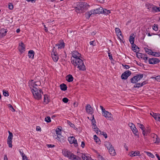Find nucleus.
I'll return each mask as SVG.
<instances>
[{
	"instance_id": "34",
	"label": "nucleus",
	"mask_w": 160,
	"mask_h": 160,
	"mask_svg": "<svg viewBox=\"0 0 160 160\" xmlns=\"http://www.w3.org/2000/svg\"><path fill=\"white\" fill-rule=\"evenodd\" d=\"M144 49L146 52L149 55H151V54L152 52L151 50L147 48H145Z\"/></svg>"
},
{
	"instance_id": "3",
	"label": "nucleus",
	"mask_w": 160,
	"mask_h": 160,
	"mask_svg": "<svg viewBox=\"0 0 160 160\" xmlns=\"http://www.w3.org/2000/svg\"><path fill=\"white\" fill-rule=\"evenodd\" d=\"M71 61L72 63L75 66L78 65L77 68L79 70L85 71L86 70L85 66L84 64L83 61Z\"/></svg>"
},
{
	"instance_id": "64",
	"label": "nucleus",
	"mask_w": 160,
	"mask_h": 160,
	"mask_svg": "<svg viewBox=\"0 0 160 160\" xmlns=\"http://www.w3.org/2000/svg\"><path fill=\"white\" fill-rule=\"evenodd\" d=\"M122 65L123 66L125 67V68L126 69H129V68H130L129 66L128 65H124L123 64H122Z\"/></svg>"
},
{
	"instance_id": "9",
	"label": "nucleus",
	"mask_w": 160,
	"mask_h": 160,
	"mask_svg": "<svg viewBox=\"0 0 160 160\" xmlns=\"http://www.w3.org/2000/svg\"><path fill=\"white\" fill-rule=\"evenodd\" d=\"M131 74L132 72L130 71L127 70L122 74L121 77V78L122 79L126 80Z\"/></svg>"
},
{
	"instance_id": "18",
	"label": "nucleus",
	"mask_w": 160,
	"mask_h": 160,
	"mask_svg": "<svg viewBox=\"0 0 160 160\" xmlns=\"http://www.w3.org/2000/svg\"><path fill=\"white\" fill-rule=\"evenodd\" d=\"M115 32L117 34V35L118 37V38L120 40V41H122V40L121 38L119 36H121L122 37V36L121 31L120 29L118 28H116L115 29Z\"/></svg>"
},
{
	"instance_id": "46",
	"label": "nucleus",
	"mask_w": 160,
	"mask_h": 160,
	"mask_svg": "<svg viewBox=\"0 0 160 160\" xmlns=\"http://www.w3.org/2000/svg\"><path fill=\"white\" fill-rule=\"evenodd\" d=\"M8 107L10 109L12 112H14L15 110L13 108L12 106L10 104H8Z\"/></svg>"
},
{
	"instance_id": "12",
	"label": "nucleus",
	"mask_w": 160,
	"mask_h": 160,
	"mask_svg": "<svg viewBox=\"0 0 160 160\" xmlns=\"http://www.w3.org/2000/svg\"><path fill=\"white\" fill-rule=\"evenodd\" d=\"M86 110L87 112L90 114L92 116L93 113V109L89 104H87L86 106Z\"/></svg>"
},
{
	"instance_id": "14",
	"label": "nucleus",
	"mask_w": 160,
	"mask_h": 160,
	"mask_svg": "<svg viewBox=\"0 0 160 160\" xmlns=\"http://www.w3.org/2000/svg\"><path fill=\"white\" fill-rule=\"evenodd\" d=\"M55 138L61 142H65L66 140V138L62 136V135L60 136L57 135V137Z\"/></svg>"
},
{
	"instance_id": "7",
	"label": "nucleus",
	"mask_w": 160,
	"mask_h": 160,
	"mask_svg": "<svg viewBox=\"0 0 160 160\" xmlns=\"http://www.w3.org/2000/svg\"><path fill=\"white\" fill-rule=\"evenodd\" d=\"M9 136L8 138L7 143L8 145L9 148H12V140L13 138V134L12 132L8 131Z\"/></svg>"
},
{
	"instance_id": "8",
	"label": "nucleus",
	"mask_w": 160,
	"mask_h": 160,
	"mask_svg": "<svg viewBox=\"0 0 160 160\" xmlns=\"http://www.w3.org/2000/svg\"><path fill=\"white\" fill-rule=\"evenodd\" d=\"M72 56L73 58L76 60H82L81 58V54L76 51H73L72 52Z\"/></svg>"
},
{
	"instance_id": "1",
	"label": "nucleus",
	"mask_w": 160,
	"mask_h": 160,
	"mask_svg": "<svg viewBox=\"0 0 160 160\" xmlns=\"http://www.w3.org/2000/svg\"><path fill=\"white\" fill-rule=\"evenodd\" d=\"M62 153L65 157L68 158L69 159L72 160H82L81 158L75 155L67 149L62 150Z\"/></svg>"
},
{
	"instance_id": "27",
	"label": "nucleus",
	"mask_w": 160,
	"mask_h": 160,
	"mask_svg": "<svg viewBox=\"0 0 160 160\" xmlns=\"http://www.w3.org/2000/svg\"><path fill=\"white\" fill-rule=\"evenodd\" d=\"M145 63H147V62L150 64H156L160 62V61H144Z\"/></svg>"
},
{
	"instance_id": "60",
	"label": "nucleus",
	"mask_w": 160,
	"mask_h": 160,
	"mask_svg": "<svg viewBox=\"0 0 160 160\" xmlns=\"http://www.w3.org/2000/svg\"><path fill=\"white\" fill-rule=\"evenodd\" d=\"M108 56L109 57V59H110L111 60H112L113 58H112V54H111V53L109 52H108Z\"/></svg>"
},
{
	"instance_id": "45",
	"label": "nucleus",
	"mask_w": 160,
	"mask_h": 160,
	"mask_svg": "<svg viewBox=\"0 0 160 160\" xmlns=\"http://www.w3.org/2000/svg\"><path fill=\"white\" fill-rule=\"evenodd\" d=\"M82 158L83 160H89V159L91 157L88 156H87L84 155V156H82Z\"/></svg>"
},
{
	"instance_id": "48",
	"label": "nucleus",
	"mask_w": 160,
	"mask_h": 160,
	"mask_svg": "<svg viewBox=\"0 0 160 160\" xmlns=\"http://www.w3.org/2000/svg\"><path fill=\"white\" fill-rule=\"evenodd\" d=\"M154 78L155 80H157L158 82H160V75L154 78L152 77L151 78Z\"/></svg>"
},
{
	"instance_id": "35",
	"label": "nucleus",
	"mask_w": 160,
	"mask_h": 160,
	"mask_svg": "<svg viewBox=\"0 0 160 160\" xmlns=\"http://www.w3.org/2000/svg\"><path fill=\"white\" fill-rule=\"evenodd\" d=\"M57 46L58 47V49L63 48L64 47V42L61 43L60 44H57Z\"/></svg>"
},
{
	"instance_id": "38",
	"label": "nucleus",
	"mask_w": 160,
	"mask_h": 160,
	"mask_svg": "<svg viewBox=\"0 0 160 160\" xmlns=\"http://www.w3.org/2000/svg\"><path fill=\"white\" fill-rule=\"evenodd\" d=\"M151 55L155 57L160 56V53L155 52H152L151 54Z\"/></svg>"
},
{
	"instance_id": "47",
	"label": "nucleus",
	"mask_w": 160,
	"mask_h": 160,
	"mask_svg": "<svg viewBox=\"0 0 160 160\" xmlns=\"http://www.w3.org/2000/svg\"><path fill=\"white\" fill-rule=\"evenodd\" d=\"M132 45V48H133V50L134 51L135 50V52H136V51H137V48H138V49H139V48L138 47V46L136 45L135 44V45H134V44L133 45Z\"/></svg>"
},
{
	"instance_id": "26",
	"label": "nucleus",
	"mask_w": 160,
	"mask_h": 160,
	"mask_svg": "<svg viewBox=\"0 0 160 160\" xmlns=\"http://www.w3.org/2000/svg\"><path fill=\"white\" fill-rule=\"evenodd\" d=\"M92 126H93L92 128L97 134L99 133L98 132H100V134H101V131L97 127V126L96 125V126H95L94 125Z\"/></svg>"
},
{
	"instance_id": "20",
	"label": "nucleus",
	"mask_w": 160,
	"mask_h": 160,
	"mask_svg": "<svg viewBox=\"0 0 160 160\" xmlns=\"http://www.w3.org/2000/svg\"><path fill=\"white\" fill-rule=\"evenodd\" d=\"M152 11L155 12H160V6L159 7L154 6L152 8Z\"/></svg>"
},
{
	"instance_id": "23",
	"label": "nucleus",
	"mask_w": 160,
	"mask_h": 160,
	"mask_svg": "<svg viewBox=\"0 0 160 160\" xmlns=\"http://www.w3.org/2000/svg\"><path fill=\"white\" fill-rule=\"evenodd\" d=\"M104 145L107 148L108 150L109 149L112 148H113V147L112 146L111 143L109 142H105Z\"/></svg>"
},
{
	"instance_id": "56",
	"label": "nucleus",
	"mask_w": 160,
	"mask_h": 160,
	"mask_svg": "<svg viewBox=\"0 0 160 160\" xmlns=\"http://www.w3.org/2000/svg\"><path fill=\"white\" fill-rule=\"evenodd\" d=\"M101 134L104 137V138H107V134L106 132H101Z\"/></svg>"
},
{
	"instance_id": "52",
	"label": "nucleus",
	"mask_w": 160,
	"mask_h": 160,
	"mask_svg": "<svg viewBox=\"0 0 160 160\" xmlns=\"http://www.w3.org/2000/svg\"><path fill=\"white\" fill-rule=\"evenodd\" d=\"M98 158L99 160H105V158L99 154H98Z\"/></svg>"
},
{
	"instance_id": "6",
	"label": "nucleus",
	"mask_w": 160,
	"mask_h": 160,
	"mask_svg": "<svg viewBox=\"0 0 160 160\" xmlns=\"http://www.w3.org/2000/svg\"><path fill=\"white\" fill-rule=\"evenodd\" d=\"M80 8H81V10L82 11L87 10L90 7L89 5L85 2H80L78 5Z\"/></svg>"
},
{
	"instance_id": "13",
	"label": "nucleus",
	"mask_w": 160,
	"mask_h": 160,
	"mask_svg": "<svg viewBox=\"0 0 160 160\" xmlns=\"http://www.w3.org/2000/svg\"><path fill=\"white\" fill-rule=\"evenodd\" d=\"M103 114V116L107 118V119L111 120V119L112 118V115L111 112L107 111H105V112H104V113Z\"/></svg>"
},
{
	"instance_id": "49",
	"label": "nucleus",
	"mask_w": 160,
	"mask_h": 160,
	"mask_svg": "<svg viewBox=\"0 0 160 160\" xmlns=\"http://www.w3.org/2000/svg\"><path fill=\"white\" fill-rule=\"evenodd\" d=\"M111 12L109 10H107L106 9L103 10V13L105 14H108L110 13Z\"/></svg>"
},
{
	"instance_id": "36",
	"label": "nucleus",
	"mask_w": 160,
	"mask_h": 160,
	"mask_svg": "<svg viewBox=\"0 0 160 160\" xmlns=\"http://www.w3.org/2000/svg\"><path fill=\"white\" fill-rule=\"evenodd\" d=\"M75 9H76L75 11L78 13H83L84 12V11H82L81 10V8H79L78 7H75Z\"/></svg>"
},
{
	"instance_id": "5",
	"label": "nucleus",
	"mask_w": 160,
	"mask_h": 160,
	"mask_svg": "<svg viewBox=\"0 0 160 160\" xmlns=\"http://www.w3.org/2000/svg\"><path fill=\"white\" fill-rule=\"evenodd\" d=\"M137 56L139 59H142L144 60H159L157 58H149L148 59V57L147 55L140 53H137Z\"/></svg>"
},
{
	"instance_id": "37",
	"label": "nucleus",
	"mask_w": 160,
	"mask_h": 160,
	"mask_svg": "<svg viewBox=\"0 0 160 160\" xmlns=\"http://www.w3.org/2000/svg\"><path fill=\"white\" fill-rule=\"evenodd\" d=\"M94 140L97 143H98L99 142H101L100 139L98 138L97 136L96 135H95L93 136Z\"/></svg>"
},
{
	"instance_id": "15",
	"label": "nucleus",
	"mask_w": 160,
	"mask_h": 160,
	"mask_svg": "<svg viewBox=\"0 0 160 160\" xmlns=\"http://www.w3.org/2000/svg\"><path fill=\"white\" fill-rule=\"evenodd\" d=\"M8 31L7 29H1L0 31V38H2L6 35Z\"/></svg>"
},
{
	"instance_id": "25",
	"label": "nucleus",
	"mask_w": 160,
	"mask_h": 160,
	"mask_svg": "<svg viewBox=\"0 0 160 160\" xmlns=\"http://www.w3.org/2000/svg\"><path fill=\"white\" fill-rule=\"evenodd\" d=\"M132 131L133 132L134 135L137 136L138 138H139V132L137 129L136 128H135L133 129L132 130Z\"/></svg>"
},
{
	"instance_id": "62",
	"label": "nucleus",
	"mask_w": 160,
	"mask_h": 160,
	"mask_svg": "<svg viewBox=\"0 0 160 160\" xmlns=\"http://www.w3.org/2000/svg\"><path fill=\"white\" fill-rule=\"evenodd\" d=\"M47 146L49 148H53L55 147V145L53 144H47Z\"/></svg>"
},
{
	"instance_id": "51",
	"label": "nucleus",
	"mask_w": 160,
	"mask_h": 160,
	"mask_svg": "<svg viewBox=\"0 0 160 160\" xmlns=\"http://www.w3.org/2000/svg\"><path fill=\"white\" fill-rule=\"evenodd\" d=\"M147 153L148 155L149 156L152 158H154V155L151 152H147Z\"/></svg>"
},
{
	"instance_id": "39",
	"label": "nucleus",
	"mask_w": 160,
	"mask_h": 160,
	"mask_svg": "<svg viewBox=\"0 0 160 160\" xmlns=\"http://www.w3.org/2000/svg\"><path fill=\"white\" fill-rule=\"evenodd\" d=\"M3 95L5 97H8L9 95V93L8 91L4 89L2 90Z\"/></svg>"
},
{
	"instance_id": "57",
	"label": "nucleus",
	"mask_w": 160,
	"mask_h": 160,
	"mask_svg": "<svg viewBox=\"0 0 160 160\" xmlns=\"http://www.w3.org/2000/svg\"><path fill=\"white\" fill-rule=\"evenodd\" d=\"M56 134H57V135L60 136L61 135V131H58L57 129H56Z\"/></svg>"
},
{
	"instance_id": "10",
	"label": "nucleus",
	"mask_w": 160,
	"mask_h": 160,
	"mask_svg": "<svg viewBox=\"0 0 160 160\" xmlns=\"http://www.w3.org/2000/svg\"><path fill=\"white\" fill-rule=\"evenodd\" d=\"M68 140L70 144H74V146L76 147L78 146V143L77 140L73 137L68 138Z\"/></svg>"
},
{
	"instance_id": "17",
	"label": "nucleus",
	"mask_w": 160,
	"mask_h": 160,
	"mask_svg": "<svg viewBox=\"0 0 160 160\" xmlns=\"http://www.w3.org/2000/svg\"><path fill=\"white\" fill-rule=\"evenodd\" d=\"M140 156L141 155L139 151H132L131 152V155H130L131 157Z\"/></svg>"
},
{
	"instance_id": "24",
	"label": "nucleus",
	"mask_w": 160,
	"mask_h": 160,
	"mask_svg": "<svg viewBox=\"0 0 160 160\" xmlns=\"http://www.w3.org/2000/svg\"><path fill=\"white\" fill-rule=\"evenodd\" d=\"M61 89L62 91H65L67 90V85L64 83H62L60 85V86Z\"/></svg>"
},
{
	"instance_id": "19",
	"label": "nucleus",
	"mask_w": 160,
	"mask_h": 160,
	"mask_svg": "<svg viewBox=\"0 0 160 160\" xmlns=\"http://www.w3.org/2000/svg\"><path fill=\"white\" fill-rule=\"evenodd\" d=\"M66 80L68 82H71L73 81V78L71 74H68L67 75L66 77Z\"/></svg>"
},
{
	"instance_id": "16",
	"label": "nucleus",
	"mask_w": 160,
	"mask_h": 160,
	"mask_svg": "<svg viewBox=\"0 0 160 160\" xmlns=\"http://www.w3.org/2000/svg\"><path fill=\"white\" fill-rule=\"evenodd\" d=\"M55 48V47H53V51L51 53L52 57L53 60H58L59 58L58 54L53 52L54 49Z\"/></svg>"
},
{
	"instance_id": "32",
	"label": "nucleus",
	"mask_w": 160,
	"mask_h": 160,
	"mask_svg": "<svg viewBox=\"0 0 160 160\" xmlns=\"http://www.w3.org/2000/svg\"><path fill=\"white\" fill-rule=\"evenodd\" d=\"M150 115L152 116L155 119V118L156 117V118H157L160 115V114L158 113H154L153 112H152V113H150Z\"/></svg>"
},
{
	"instance_id": "4",
	"label": "nucleus",
	"mask_w": 160,
	"mask_h": 160,
	"mask_svg": "<svg viewBox=\"0 0 160 160\" xmlns=\"http://www.w3.org/2000/svg\"><path fill=\"white\" fill-rule=\"evenodd\" d=\"M143 75L141 73H137L130 79V82L132 83H135L143 78Z\"/></svg>"
},
{
	"instance_id": "40",
	"label": "nucleus",
	"mask_w": 160,
	"mask_h": 160,
	"mask_svg": "<svg viewBox=\"0 0 160 160\" xmlns=\"http://www.w3.org/2000/svg\"><path fill=\"white\" fill-rule=\"evenodd\" d=\"M92 14V12H90V11L87 12L85 14L86 18L88 19L89 18Z\"/></svg>"
},
{
	"instance_id": "53",
	"label": "nucleus",
	"mask_w": 160,
	"mask_h": 160,
	"mask_svg": "<svg viewBox=\"0 0 160 160\" xmlns=\"http://www.w3.org/2000/svg\"><path fill=\"white\" fill-rule=\"evenodd\" d=\"M98 13H103V8L102 7H100L98 8Z\"/></svg>"
},
{
	"instance_id": "58",
	"label": "nucleus",
	"mask_w": 160,
	"mask_h": 160,
	"mask_svg": "<svg viewBox=\"0 0 160 160\" xmlns=\"http://www.w3.org/2000/svg\"><path fill=\"white\" fill-rule=\"evenodd\" d=\"M152 28L155 31H157L158 30V25H156L155 24L153 26Z\"/></svg>"
},
{
	"instance_id": "2",
	"label": "nucleus",
	"mask_w": 160,
	"mask_h": 160,
	"mask_svg": "<svg viewBox=\"0 0 160 160\" xmlns=\"http://www.w3.org/2000/svg\"><path fill=\"white\" fill-rule=\"evenodd\" d=\"M33 87L32 91L35 98L38 100H39L40 98V89H39V85H38L34 82H33V85H31Z\"/></svg>"
},
{
	"instance_id": "61",
	"label": "nucleus",
	"mask_w": 160,
	"mask_h": 160,
	"mask_svg": "<svg viewBox=\"0 0 160 160\" xmlns=\"http://www.w3.org/2000/svg\"><path fill=\"white\" fill-rule=\"evenodd\" d=\"M142 134L144 136H147V134H148V133H147V132L145 131V129L143 130H142Z\"/></svg>"
},
{
	"instance_id": "59",
	"label": "nucleus",
	"mask_w": 160,
	"mask_h": 160,
	"mask_svg": "<svg viewBox=\"0 0 160 160\" xmlns=\"http://www.w3.org/2000/svg\"><path fill=\"white\" fill-rule=\"evenodd\" d=\"M148 80L143 81L141 83L142 86L143 85L147 84V83H148Z\"/></svg>"
},
{
	"instance_id": "54",
	"label": "nucleus",
	"mask_w": 160,
	"mask_h": 160,
	"mask_svg": "<svg viewBox=\"0 0 160 160\" xmlns=\"http://www.w3.org/2000/svg\"><path fill=\"white\" fill-rule=\"evenodd\" d=\"M9 8L10 10H12L13 8V5L11 3H9L8 5Z\"/></svg>"
},
{
	"instance_id": "44",
	"label": "nucleus",
	"mask_w": 160,
	"mask_h": 160,
	"mask_svg": "<svg viewBox=\"0 0 160 160\" xmlns=\"http://www.w3.org/2000/svg\"><path fill=\"white\" fill-rule=\"evenodd\" d=\"M141 61H134V62H136L137 64L138 65V66L142 67L143 66V64L141 62Z\"/></svg>"
},
{
	"instance_id": "29",
	"label": "nucleus",
	"mask_w": 160,
	"mask_h": 160,
	"mask_svg": "<svg viewBox=\"0 0 160 160\" xmlns=\"http://www.w3.org/2000/svg\"><path fill=\"white\" fill-rule=\"evenodd\" d=\"M134 38L131 35L129 38V40L130 43L132 45L134 44V45H135V44L134 43Z\"/></svg>"
},
{
	"instance_id": "33",
	"label": "nucleus",
	"mask_w": 160,
	"mask_h": 160,
	"mask_svg": "<svg viewBox=\"0 0 160 160\" xmlns=\"http://www.w3.org/2000/svg\"><path fill=\"white\" fill-rule=\"evenodd\" d=\"M134 84H135L133 86V87L134 88H139L141 87H142L141 83L137 82H136Z\"/></svg>"
},
{
	"instance_id": "11",
	"label": "nucleus",
	"mask_w": 160,
	"mask_h": 160,
	"mask_svg": "<svg viewBox=\"0 0 160 160\" xmlns=\"http://www.w3.org/2000/svg\"><path fill=\"white\" fill-rule=\"evenodd\" d=\"M19 51L21 53L25 51V45L22 42L19 43L18 46Z\"/></svg>"
},
{
	"instance_id": "30",
	"label": "nucleus",
	"mask_w": 160,
	"mask_h": 160,
	"mask_svg": "<svg viewBox=\"0 0 160 160\" xmlns=\"http://www.w3.org/2000/svg\"><path fill=\"white\" fill-rule=\"evenodd\" d=\"M67 123L72 128H73L75 130L77 129V128H76L74 125V124L71 122L67 120Z\"/></svg>"
},
{
	"instance_id": "43",
	"label": "nucleus",
	"mask_w": 160,
	"mask_h": 160,
	"mask_svg": "<svg viewBox=\"0 0 160 160\" xmlns=\"http://www.w3.org/2000/svg\"><path fill=\"white\" fill-rule=\"evenodd\" d=\"M138 124L139 128L141 129L142 131L145 129V127L141 123H138Z\"/></svg>"
},
{
	"instance_id": "28",
	"label": "nucleus",
	"mask_w": 160,
	"mask_h": 160,
	"mask_svg": "<svg viewBox=\"0 0 160 160\" xmlns=\"http://www.w3.org/2000/svg\"><path fill=\"white\" fill-rule=\"evenodd\" d=\"M108 150L109 151L110 154L112 156H114L116 154V152H115L114 148H112L110 149H109Z\"/></svg>"
},
{
	"instance_id": "31",
	"label": "nucleus",
	"mask_w": 160,
	"mask_h": 160,
	"mask_svg": "<svg viewBox=\"0 0 160 160\" xmlns=\"http://www.w3.org/2000/svg\"><path fill=\"white\" fill-rule=\"evenodd\" d=\"M91 118H92V119H90V120H91L92 122V125H94L95 126H96V124L95 123H96V120L94 118V116L93 115H92L91 116Z\"/></svg>"
},
{
	"instance_id": "55",
	"label": "nucleus",
	"mask_w": 160,
	"mask_h": 160,
	"mask_svg": "<svg viewBox=\"0 0 160 160\" xmlns=\"http://www.w3.org/2000/svg\"><path fill=\"white\" fill-rule=\"evenodd\" d=\"M19 152L22 156V158H25L26 156L25 155V154L22 152L21 150H19Z\"/></svg>"
},
{
	"instance_id": "42",
	"label": "nucleus",
	"mask_w": 160,
	"mask_h": 160,
	"mask_svg": "<svg viewBox=\"0 0 160 160\" xmlns=\"http://www.w3.org/2000/svg\"><path fill=\"white\" fill-rule=\"evenodd\" d=\"M45 121L48 123L51 122V120L50 117L49 116L46 117L45 118Z\"/></svg>"
},
{
	"instance_id": "41",
	"label": "nucleus",
	"mask_w": 160,
	"mask_h": 160,
	"mask_svg": "<svg viewBox=\"0 0 160 160\" xmlns=\"http://www.w3.org/2000/svg\"><path fill=\"white\" fill-rule=\"evenodd\" d=\"M98 9L96 8V9H92L90 11V12H92V14H97L98 13Z\"/></svg>"
},
{
	"instance_id": "21",
	"label": "nucleus",
	"mask_w": 160,
	"mask_h": 160,
	"mask_svg": "<svg viewBox=\"0 0 160 160\" xmlns=\"http://www.w3.org/2000/svg\"><path fill=\"white\" fill-rule=\"evenodd\" d=\"M28 56L31 59H33L34 55V52L32 50H29L28 53Z\"/></svg>"
},
{
	"instance_id": "50",
	"label": "nucleus",
	"mask_w": 160,
	"mask_h": 160,
	"mask_svg": "<svg viewBox=\"0 0 160 160\" xmlns=\"http://www.w3.org/2000/svg\"><path fill=\"white\" fill-rule=\"evenodd\" d=\"M62 101L65 103H67L68 102L69 99L67 98H64L62 99Z\"/></svg>"
},
{
	"instance_id": "63",
	"label": "nucleus",
	"mask_w": 160,
	"mask_h": 160,
	"mask_svg": "<svg viewBox=\"0 0 160 160\" xmlns=\"http://www.w3.org/2000/svg\"><path fill=\"white\" fill-rule=\"evenodd\" d=\"M147 128V129H146L145 131L147 132V133L149 134L150 133L151 129L149 127Z\"/></svg>"
},
{
	"instance_id": "22",
	"label": "nucleus",
	"mask_w": 160,
	"mask_h": 160,
	"mask_svg": "<svg viewBox=\"0 0 160 160\" xmlns=\"http://www.w3.org/2000/svg\"><path fill=\"white\" fill-rule=\"evenodd\" d=\"M43 100V102L45 104H47L49 102V101L48 99V95L47 94H45L44 95Z\"/></svg>"
}]
</instances>
